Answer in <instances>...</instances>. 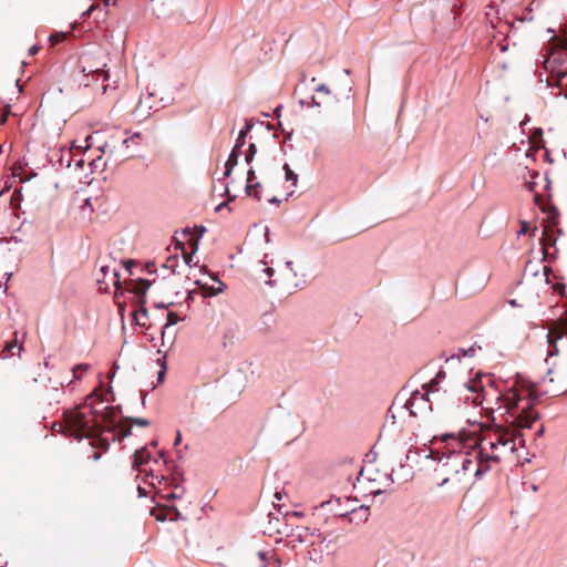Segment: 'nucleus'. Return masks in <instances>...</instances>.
<instances>
[{
  "label": "nucleus",
  "mask_w": 567,
  "mask_h": 567,
  "mask_svg": "<svg viewBox=\"0 0 567 567\" xmlns=\"http://www.w3.org/2000/svg\"><path fill=\"white\" fill-rule=\"evenodd\" d=\"M107 270H109V267H107V266H102V267H101V271H102L104 275H106Z\"/></svg>",
  "instance_id": "41"
},
{
  "label": "nucleus",
  "mask_w": 567,
  "mask_h": 567,
  "mask_svg": "<svg viewBox=\"0 0 567 567\" xmlns=\"http://www.w3.org/2000/svg\"><path fill=\"white\" fill-rule=\"evenodd\" d=\"M440 440L445 443L449 455L441 465L443 478L439 486H450L457 491L464 489L474 468V460L471 458V453L464 452L462 449H473L476 446L477 440L453 433L442 434Z\"/></svg>",
  "instance_id": "2"
},
{
  "label": "nucleus",
  "mask_w": 567,
  "mask_h": 567,
  "mask_svg": "<svg viewBox=\"0 0 567 567\" xmlns=\"http://www.w3.org/2000/svg\"><path fill=\"white\" fill-rule=\"evenodd\" d=\"M90 415H92V412H89V415H87L89 419H90ZM91 420H93L92 422L96 421L95 417H91Z\"/></svg>",
  "instance_id": "46"
},
{
  "label": "nucleus",
  "mask_w": 567,
  "mask_h": 567,
  "mask_svg": "<svg viewBox=\"0 0 567 567\" xmlns=\"http://www.w3.org/2000/svg\"><path fill=\"white\" fill-rule=\"evenodd\" d=\"M257 152V148H256V145L255 144H250L246 154H245V161L246 163H251V161L254 159V156Z\"/></svg>",
  "instance_id": "27"
},
{
  "label": "nucleus",
  "mask_w": 567,
  "mask_h": 567,
  "mask_svg": "<svg viewBox=\"0 0 567 567\" xmlns=\"http://www.w3.org/2000/svg\"><path fill=\"white\" fill-rule=\"evenodd\" d=\"M251 127V124H246L245 128H243L239 132L238 138L235 144V148H240L245 144L246 135L248 134Z\"/></svg>",
  "instance_id": "22"
},
{
  "label": "nucleus",
  "mask_w": 567,
  "mask_h": 567,
  "mask_svg": "<svg viewBox=\"0 0 567 567\" xmlns=\"http://www.w3.org/2000/svg\"><path fill=\"white\" fill-rule=\"evenodd\" d=\"M357 513V508H351L350 511H346V512H339L338 514L340 516H347L348 514H355Z\"/></svg>",
  "instance_id": "34"
},
{
  "label": "nucleus",
  "mask_w": 567,
  "mask_h": 567,
  "mask_svg": "<svg viewBox=\"0 0 567 567\" xmlns=\"http://www.w3.org/2000/svg\"><path fill=\"white\" fill-rule=\"evenodd\" d=\"M487 447L485 445H481L480 450L473 449L471 453V458L474 460V468L472 470V474L481 480L483 475L489 471V462L498 463L501 461L499 453H486Z\"/></svg>",
  "instance_id": "8"
},
{
  "label": "nucleus",
  "mask_w": 567,
  "mask_h": 567,
  "mask_svg": "<svg viewBox=\"0 0 567 567\" xmlns=\"http://www.w3.org/2000/svg\"><path fill=\"white\" fill-rule=\"evenodd\" d=\"M122 420L116 422L115 420V411L113 408H106V411L102 415V423L105 427V431H109L113 433L114 440H123V437L120 436V426H121Z\"/></svg>",
  "instance_id": "11"
},
{
  "label": "nucleus",
  "mask_w": 567,
  "mask_h": 567,
  "mask_svg": "<svg viewBox=\"0 0 567 567\" xmlns=\"http://www.w3.org/2000/svg\"><path fill=\"white\" fill-rule=\"evenodd\" d=\"M107 147V144H104L103 147L101 148L102 152H105V148Z\"/></svg>",
  "instance_id": "47"
},
{
  "label": "nucleus",
  "mask_w": 567,
  "mask_h": 567,
  "mask_svg": "<svg viewBox=\"0 0 567 567\" xmlns=\"http://www.w3.org/2000/svg\"><path fill=\"white\" fill-rule=\"evenodd\" d=\"M140 308L133 312V319L140 327H145L148 320V311L145 307L146 303H138Z\"/></svg>",
  "instance_id": "18"
},
{
  "label": "nucleus",
  "mask_w": 567,
  "mask_h": 567,
  "mask_svg": "<svg viewBox=\"0 0 567 567\" xmlns=\"http://www.w3.org/2000/svg\"><path fill=\"white\" fill-rule=\"evenodd\" d=\"M80 64L82 72L87 76L93 75L97 79L102 76L104 81L110 76L109 71L105 70L107 63L102 52H97V55L83 54L80 59Z\"/></svg>",
  "instance_id": "7"
},
{
  "label": "nucleus",
  "mask_w": 567,
  "mask_h": 567,
  "mask_svg": "<svg viewBox=\"0 0 567 567\" xmlns=\"http://www.w3.org/2000/svg\"><path fill=\"white\" fill-rule=\"evenodd\" d=\"M141 141H142V134L141 133H135L130 138H125L123 141V144H125L128 147L130 143L140 144Z\"/></svg>",
  "instance_id": "28"
},
{
  "label": "nucleus",
  "mask_w": 567,
  "mask_h": 567,
  "mask_svg": "<svg viewBox=\"0 0 567 567\" xmlns=\"http://www.w3.org/2000/svg\"><path fill=\"white\" fill-rule=\"evenodd\" d=\"M259 187H260V183H258V182H256V183H255V182H254V189H252V193L258 192L257 189H258Z\"/></svg>",
  "instance_id": "39"
},
{
  "label": "nucleus",
  "mask_w": 567,
  "mask_h": 567,
  "mask_svg": "<svg viewBox=\"0 0 567 567\" xmlns=\"http://www.w3.org/2000/svg\"><path fill=\"white\" fill-rule=\"evenodd\" d=\"M112 277H113V284L118 287L120 286V275L116 270H113L112 272Z\"/></svg>",
  "instance_id": "31"
},
{
  "label": "nucleus",
  "mask_w": 567,
  "mask_h": 567,
  "mask_svg": "<svg viewBox=\"0 0 567 567\" xmlns=\"http://www.w3.org/2000/svg\"><path fill=\"white\" fill-rule=\"evenodd\" d=\"M255 178H256V173L252 168H250L247 173L246 194L248 196H254L257 200H260L261 196L259 195V193L258 192L252 193Z\"/></svg>",
  "instance_id": "20"
},
{
  "label": "nucleus",
  "mask_w": 567,
  "mask_h": 567,
  "mask_svg": "<svg viewBox=\"0 0 567 567\" xmlns=\"http://www.w3.org/2000/svg\"><path fill=\"white\" fill-rule=\"evenodd\" d=\"M134 424L138 425V426L146 427L150 425V421L144 417H124V419H122V423L120 426V436L123 439L130 436L132 433V426Z\"/></svg>",
  "instance_id": "12"
},
{
  "label": "nucleus",
  "mask_w": 567,
  "mask_h": 567,
  "mask_svg": "<svg viewBox=\"0 0 567 567\" xmlns=\"http://www.w3.org/2000/svg\"><path fill=\"white\" fill-rule=\"evenodd\" d=\"M151 287V281L146 279L131 280L128 290L135 293L138 298V303H146V291Z\"/></svg>",
  "instance_id": "13"
},
{
  "label": "nucleus",
  "mask_w": 567,
  "mask_h": 567,
  "mask_svg": "<svg viewBox=\"0 0 567 567\" xmlns=\"http://www.w3.org/2000/svg\"><path fill=\"white\" fill-rule=\"evenodd\" d=\"M446 373L444 371H439L436 377L432 379L429 383H424L422 385V391L415 390L412 392L410 400L408 401V405L410 409H413L415 405L421 403L430 402V395L433 396L434 401L437 404L443 403L444 394L447 392V388H452L450 383H446L444 386L441 385L442 381L445 379ZM411 413L415 415V412L411 410Z\"/></svg>",
  "instance_id": "5"
},
{
  "label": "nucleus",
  "mask_w": 567,
  "mask_h": 567,
  "mask_svg": "<svg viewBox=\"0 0 567 567\" xmlns=\"http://www.w3.org/2000/svg\"><path fill=\"white\" fill-rule=\"evenodd\" d=\"M165 367H163V369L158 372V381H163V378H164V374H165Z\"/></svg>",
  "instance_id": "37"
},
{
  "label": "nucleus",
  "mask_w": 567,
  "mask_h": 567,
  "mask_svg": "<svg viewBox=\"0 0 567 567\" xmlns=\"http://www.w3.org/2000/svg\"><path fill=\"white\" fill-rule=\"evenodd\" d=\"M182 441V435H181V432L178 431L177 432V435H176V439H175V442H174V445H178Z\"/></svg>",
  "instance_id": "38"
},
{
  "label": "nucleus",
  "mask_w": 567,
  "mask_h": 567,
  "mask_svg": "<svg viewBox=\"0 0 567 567\" xmlns=\"http://www.w3.org/2000/svg\"><path fill=\"white\" fill-rule=\"evenodd\" d=\"M90 369V365L87 363H80V364H76L73 369H72V373H73V378L75 380H80L81 377H82V373L86 372L87 370Z\"/></svg>",
  "instance_id": "23"
},
{
  "label": "nucleus",
  "mask_w": 567,
  "mask_h": 567,
  "mask_svg": "<svg viewBox=\"0 0 567 567\" xmlns=\"http://www.w3.org/2000/svg\"><path fill=\"white\" fill-rule=\"evenodd\" d=\"M156 445H157V442H156V441H153V442H152V446H154V447H155Z\"/></svg>",
  "instance_id": "49"
},
{
  "label": "nucleus",
  "mask_w": 567,
  "mask_h": 567,
  "mask_svg": "<svg viewBox=\"0 0 567 567\" xmlns=\"http://www.w3.org/2000/svg\"><path fill=\"white\" fill-rule=\"evenodd\" d=\"M39 49H40V48H39L38 45H33V47H31V48L29 49V54H30V55H34V54H37V53L39 52Z\"/></svg>",
  "instance_id": "35"
},
{
  "label": "nucleus",
  "mask_w": 567,
  "mask_h": 567,
  "mask_svg": "<svg viewBox=\"0 0 567 567\" xmlns=\"http://www.w3.org/2000/svg\"><path fill=\"white\" fill-rule=\"evenodd\" d=\"M453 390L454 393L457 395V399L456 401H453L452 404H457L462 395L465 398V400H468L470 396L466 395V392L475 393V396L472 398L474 404H481L484 399V395L481 393V391L483 390L481 381L475 379L458 383L457 385L454 386Z\"/></svg>",
  "instance_id": "9"
},
{
  "label": "nucleus",
  "mask_w": 567,
  "mask_h": 567,
  "mask_svg": "<svg viewBox=\"0 0 567 567\" xmlns=\"http://www.w3.org/2000/svg\"><path fill=\"white\" fill-rule=\"evenodd\" d=\"M87 417V414L82 412L79 408H75L65 413V424L70 432V436L74 439H91V446L93 450L101 449L107 451L110 447L109 439L103 437L105 427L97 421ZM101 453L97 451L92 452V458L94 461L100 460Z\"/></svg>",
  "instance_id": "3"
},
{
  "label": "nucleus",
  "mask_w": 567,
  "mask_h": 567,
  "mask_svg": "<svg viewBox=\"0 0 567 567\" xmlns=\"http://www.w3.org/2000/svg\"><path fill=\"white\" fill-rule=\"evenodd\" d=\"M207 289H208L209 296H216L221 291L220 289H215V288H207Z\"/></svg>",
  "instance_id": "36"
},
{
  "label": "nucleus",
  "mask_w": 567,
  "mask_h": 567,
  "mask_svg": "<svg viewBox=\"0 0 567 567\" xmlns=\"http://www.w3.org/2000/svg\"><path fill=\"white\" fill-rule=\"evenodd\" d=\"M528 230V224L526 221H523L522 223V227H520V230L518 231V234H525L526 231Z\"/></svg>",
  "instance_id": "33"
},
{
  "label": "nucleus",
  "mask_w": 567,
  "mask_h": 567,
  "mask_svg": "<svg viewBox=\"0 0 567 567\" xmlns=\"http://www.w3.org/2000/svg\"><path fill=\"white\" fill-rule=\"evenodd\" d=\"M69 411H70V410H68V412H69ZM65 413H66V411L63 413V421H64V423H63V424H54V425H53V429H54V430H58V426H59V431H60V432L65 431V432L70 435V432L68 431V429H66V424H65Z\"/></svg>",
  "instance_id": "30"
},
{
  "label": "nucleus",
  "mask_w": 567,
  "mask_h": 567,
  "mask_svg": "<svg viewBox=\"0 0 567 567\" xmlns=\"http://www.w3.org/2000/svg\"><path fill=\"white\" fill-rule=\"evenodd\" d=\"M142 105H143V101L141 100V101H140V103H138V105H137V109H136V110H138L140 107H142Z\"/></svg>",
  "instance_id": "45"
},
{
  "label": "nucleus",
  "mask_w": 567,
  "mask_h": 567,
  "mask_svg": "<svg viewBox=\"0 0 567 567\" xmlns=\"http://www.w3.org/2000/svg\"><path fill=\"white\" fill-rule=\"evenodd\" d=\"M86 212L89 213H92L93 212V207H92V204H91V199L90 198H86L84 200V204L81 206V213L82 214H85Z\"/></svg>",
  "instance_id": "29"
},
{
  "label": "nucleus",
  "mask_w": 567,
  "mask_h": 567,
  "mask_svg": "<svg viewBox=\"0 0 567 567\" xmlns=\"http://www.w3.org/2000/svg\"><path fill=\"white\" fill-rule=\"evenodd\" d=\"M132 264H133V261H132V260H128V261H126V262H125V266H126V267H128V266H130V265H132Z\"/></svg>",
  "instance_id": "44"
},
{
  "label": "nucleus",
  "mask_w": 567,
  "mask_h": 567,
  "mask_svg": "<svg viewBox=\"0 0 567 567\" xmlns=\"http://www.w3.org/2000/svg\"><path fill=\"white\" fill-rule=\"evenodd\" d=\"M555 82V86L558 90L555 95L559 96L563 95L565 99H567V72L566 71H559L557 72L556 76L553 78Z\"/></svg>",
  "instance_id": "16"
},
{
  "label": "nucleus",
  "mask_w": 567,
  "mask_h": 567,
  "mask_svg": "<svg viewBox=\"0 0 567 567\" xmlns=\"http://www.w3.org/2000/svg\"><path fill=\"white\" fill-rule=\"evenodd\" d=\"M270 202L271 203H279V200L276 197L271 198Z\"/></svg>",
  "instance_id": "42"
},
{
  "label": "nucleus",
  "mask_w": 567,
  "mask_h": 567,
  "mask_svg": "<svg viewBox=\"0 0 567 567\" xmlns=\"http://www.w3.org/2000/svg\"><path fill=\"white\" fill-rule=\"evenodd\" d=\"M150 461L151 453L148 452L147 447H141L140 450H136L133 455V467L140 472H147V470L143 468V466L146 465Z\"/></svg>",
  "instance_id": "15"
},
{
  "label": "nucleus",
  "mask_w": 567,
  "mask_h": 567,
  "mask_svg": "<svg viewBox=\"0 0 567 567\" xmlns=\"http://www.w3.org/2000/svg\"><path fill=\"white\" fill-rule=\"evenodd\" d=\"M284 169L286 174V179L291 181L292 184L296 185L298 181V175L289 167L288 164L284 165Z\"/></svg>",
  "instance_id": "24"
},
{
  "label": "nucleus",
  "mask_w": 567,
  "mask_h": 567,
  "mask_svg": "<svg viewBox=\"0 0 567 567\" xmlns=\"http://www.w3.org/2000/svg\"><path fill=\"white\" fill-rule=\"evenodd\" d=\"M183 257L186 265L190 266V262L193 260V254L183 252Z\"/></svg>",
  "instance_id": "32"
},
{
  "label": "nucleus",
  "mask_w": 567,
  "mask_h": 567,
  "mask_svg": "<svg viewBox=\"0 0 567 567\" xmlns=\"http://www.w3.org/2000/svg\"><path fill=\"white\" fill-rule=\"evenodd\" d=\"M17 347L19 348V352L23 349L22 344L18 346L17 338H14L11 341H8L0 352V358L2 360L11 358L14 354L13 349H16Z\"/></svg>",
  "instance_id": "19"
},
{
  "label": "nucleus",
  "mask_w": 567,
  "mask_h": 567,
  "mask_svg": "<svg viewBox=\"0 0 567 567\" xmlns=\"http://www.w3.org/2000/svg\"><path fill=\"white\" fill-rule=\"evenodd\" d=\"M106 90H107V85H104L103 91L106 92Z\"/></svg>",
  "instance_id": "50"
},
{
  "label": "nucleus",
  "mask_w": 567,
  "mask_h": 567,
  "mask_svg": "<svg viewBox=\"0 0 567 567\" xmlns=\"http://www.w3.org/2000/svg\"><path fill=\"white\" fill-rule=\"evenodd\" d=\"M543 184L542 187L544 190H548L550 188V181L547 175L542 176L538 172H534L532 174V181L526 183V186L529 192L534 193V202L535 204L544 212L547 213V225L543 230L542 243L543 249L546 250V247L555 244V239L551 236L553 228L558 224V212L557 209L549 205L545 199L544 194L539 193L537 186Z\"/></svg>",
  "instance_id": "4"
},
{
  "label": "nucleus",
  "mask_w": 567,
  "mask_h": 567,
  "mask_svg": "<svg viewBox=\"0 0 567 567\" xmlns=\"http://www.w3.org/2000/svg\"><path fill=\"white\" fill-rule=\"evenodd\" d=\"M66 39V33L64 32H56L50 35L49 40L51 45H55Z\"/></svg>",
  "instance_id": "25"
},
{
  "label": "nucleus",
  "mask_w": 567,
  "mask_h": 567,
  "mask_svg": "<svg viewBox=\"0 0 567 567\" xmlns=\"http://www.w3.org/2000/svg\"><path fill=\"white\" fill-rule=\"evenodd\" d=\"M94 9V7H90V9L87 10L86 14H90L92 12V10Z\"/></svg>",
  "instance_id": "43"
},
{
  "label": "nucleus",
  "mask_w": 567,
  "mask_h": 567,
  "mask_svg": "<svg viewBox=\"0 0 567 567\" xmlns=\"http://www.w3.org/2000/svg\"><path fill=\"white\" fill-rule=\"evenodd\" d=\"M566 392L567 371L560 368L549 369L547 375L544 377L532 390V394L536 398L542 395L556 398Z\"/></svg>",
  "instance_id": "6"
},
{
  "label": "nucleus",
  "mask_w": 567,
  "mask_h": 567,
  "mask_svg": "<svg viewBox=\"0 0 567 567\" xmlns=\"http://www.w3.org/2000/svg\"><path fill=\"white\" fill-rule=\"evenodd\" d=\"M274 272V268L271 266H268V262L265 260L258 261L251 268V274L254 278L257 281H264L268 286H274V282L270 279Z\"/></svg>",
  "instance_id": "10"
},
{
  "label": "nucleus",
  "mask_w": 567,
  "mask_h": 567,
  "mask_svg": "<svg viewBox=\"0 0 567 567\" xmlns=\"http://www.w3.org/2000/svg\"><path fill=\"white\" fill-rule=\"evenodd\" d=\"M499 405L497 410H504L507 415L505 422L511 426H498L488 433L482 441L481 445H488L491 453H514L518 445L524 444L522 430L530 429L533 423L538 419V414L527 403L519 410V396L516 391L509 390L498 396Z\"/></svg>",
  "instance_id": "1"
},
{
  "label": "nucleus",
  "mask_w": 567,
  "mask_h": 567,
  "mask_svg": "<svg viewBox=\"0 0 567 567\" xmlns=\"http://www.w3.org/2000/svg\"><path fill=\"white\" fill-rule=\"evenodd\" d=\"M178 321H179V316L176 312H173V311L168 312L167 321H166V324L164 326V329L169 326L176 324Z\"/></svg>",
  "instance_id": "26"
},
{
  "label": "nucleus",
  "mask_w": 567,
  "mask_h": 567,
  "mask_svg": "<svg viewBox=\"0 0 567 567\" xmlns=\"http://www.w3.org/2000/svg\"><path fill=\"white\" fill-rule=\"evenodd\" d=\"M238 148H235L233 150V152L230 153L226 164H225V173L224 175L225 176H229L234 169V167L237 165V162H238Z\"/></svg>",
  "instance_id": "21"
},
{
  "label": "nucleus",
  "mask_w": 567,
  "mask_h": 567,
  "mask_svg": "<svg viewBox=\"0 0 567 567\" xmlns=\"http://www.w3.org/2000/svg\"><path fill=\"white\" fill-rule=\"evenodd\" d=\"M260 567H281L278 554L274 549L258 553Z\"/></svg>",
  "instance_id": "14"
},
{
  "label": "nucleus",
  "mask_w": 567,
  "mask_h": 567,
  "mask_svg": "<svg viewBox=\"0 0 567 567\" xmlns=\"http://www.w3.org/2000/svg\"><path fill=\"white\" fill-rule=\"evenodd\" d=\"M549 61L545 62V69H548Z\"/></svg>",
  "instance_id": "48"
},
{
  "label": "nucleus",
  "mask_w": 567,
  "mask_h": 567,
  "mask_svg": "<svg viewBox=\"0 0 567 567\" xmlns=\"http://www.w3.org/2000/svg\"><path fill=\"white\" fill-rule=\"evenodd\" d=\"M7 117H8V112H7V113H4V114L1 116L0 122H1V123H4V122L7 121Z\"/></svg>",
  "instance_id": "40"
},
{
  "label": "nucleus",
  "mask_w": 567,
  "mask_h": 567,
  "mask_svg": "<svg viewBox=\"0 0 567 567\" xmlns=\"http://www.w3.org/2000/svg\"><path fill=\"white\" fill-rule=\"evenodd\" d=\"M331 92L328 86L324 84H321L316 90V94L312 96V102L316 106H321L323 104L328 103V97L330 96Z\"/></svg>",
  "instance_id": "17"
}]
</instances>
